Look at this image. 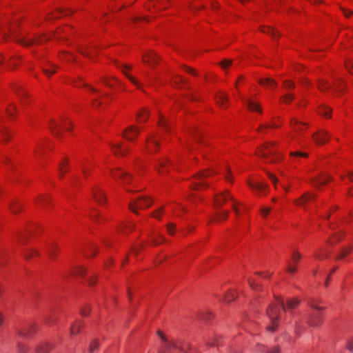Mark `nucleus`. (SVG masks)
Wrapping results in <instances>:
<instances>
[{
    "instance_id": "obj_1",
    "label": "nucleus",
    "mask_w": 353,
    "mask_h": 353,
    "mask_svg": "<svg viewBox=\"0 0 353 353\" xmlns=\"http://www.w3.org/2000/svg\"><path fill=\"white\" fill-rule=\"evenodd\" d=\"M300 300L296 298L287 300L286 306L283 300L276 297V301L270 304L266 311L267 315L270 320V325L266 326V330L270 332H274L279 325L281 319V311L286 310L290 312L296 310L299 305Z\"/></svg>"
},
{
    "instance_id": "obj_2",
    "label": "nucleus",
    "mask_w": 353,
    "mask_h": 353,
    "mask_svg": "<svg viewBox=\"0 0 353 353\" xmlns=\"http://www.w3.org/2000/svg\"><path fill=\"white\" fill-rule=\"evenodd\" d=\"M18 21L14 23H7L6 24L0 23V36L2 39L8 41L11 36L17 42L24 46H30L36 44H41L51 38L50 35L40 34L34 37H20L18 32Z\"/></svg>"
},
{
    "instance_id": "obj_3",
    "label": "nucleus",
    "mask_w": 353,
    "mask_h": 353,
    "mask_svg": "<svg viewBox=\"0 0 353 353\" xmlns=\"http://www.w3.org/2000/svg\"><path fill=\"white\" fill-rule=\"evenodd\" d=\"M157 334L161 339V345L158 353L186 352L188 350V345L183 343L181 340L168 339L161 331H158Z\"/></svg>"
},
{
    "instance_id": "obj_4",
    "label": "nucleus",
    "mask_w": 353,
    "mask_h": 353,
    "mask_svg": "<svg viewBox=\"0 0 353 353\" xmlns=\"http://www.w3.org/2000/svg\"><path fill=\"white\" fill-rule=\"evenodd\" d=\"M276 151V147L274 143L267 142L256 150V154L268 163H275L281 159Z\"/></svg>"
},
{
    "instance_id": "obj_5",
    "label": "nucleus",
    "mask_w": 353,
    "mask_h": 353,
    "mask_svg": "<svg viewBox=\"0 0 353 353\" xmlns=\"http://www.w3.org/2000/svg\"><path fill=\"white\" fill-rule=\"evenodd\" d=\"M317 88L321 92H326L331 89V84L326 80L319 79ZM346 88V84L340 77H333L332 91L336 94H343Z\"/></svg>"
},
{
    "instance_id": "obj_6",
    "label": "nucleus",
    "mask_w": 353,
    "mask_h": 353,
    "mask_svg": "<svg viewBox=\"0 0 353 353\" xmlns=\"http://www.w3.org/2000/svg\"><path fill=\"white\" fill-rule=\"evenodd\" d=\"M290 124L292 128V132L289 135L290 139L295 143L301 144L305 139L307 124L299 121L296 118H292Z\"/></svg>"
},
{
    "instance_id": "obj_7",
    "label": "nucleus",
    "mask_w": 353,
    "mask_h": 353,
    "mask_svg": "<svg viewBox=\"0 0 353 353\" xmlns=\"http://www.w3.org/2000/svg\"><path fill=\"white\" fill-rule=\"evenodd\" d=\"M215 172L212 170H205L195 175L189 183V186L194 190H203L208 186V179Z\"/></svg>"
},
{
    "instance_id": "obj_8",
    "label": "nucleus",
    "mask_w": 353,
    "mask_h": 353,
    "mask_svg": "<svg viewBox=\"0 0 353 353\" xmlns=\"http://www.w3.org/2000/svg\"><path fill=\"white\" fill-rule=\"evenodd\" d=\"M75 86H84L88 89L92 95V105L93 107L99 108L102 104L109 101L110 99L108 95L101 94L98 90L86 84L83 80L80 79L75 83Z\"/></svg>"
},
{
    "instance_id": "obj_9",
    "label": "nucleus",
    "mask_w": 353,
    "mask_h": 353,
    "mask_svg": "<svg viewBox=\"0 0 353 353\" xmlns=\"http://www.w3.org/2000/svg\"><path fill=\"white\" fill-rule=\"evenodd\" d=\"M50 128L56 137L62 138L63 130L69 131L71 128V123L66 117L63 116L59 121L52 119L50 123Z\"/></svg>"
},
{
    "instance_id": "obj_10",
    "label": "nucleus",
    "mask_w": 353,
    "mask_h": 353,
    "mask_svg": "<svg viewBox=\"0 0 353 353\" xmlns=\"http://www.w3.org/2000/svg\"><path fill=\"white\" fill-rule=\"evenodd\" d=\"M231 201V206L236 214H239V209L238 205H240L236 200H235L228 191H225L220 194H216L214 199V205L216 209L221 207L226 201Z\"/></svg>"
},
{
    "instance_id": "obj_11",
    "label": "nucleus",
    "mask_w": 353,
    "mask_h": 353,
    "mask_svg": "<svg viewBox=\"0 0 353 353\" xmlns=\"http://www.w3.org/2000/svg\"><path fill=\"white\" fill-rule=\"evenodd\" d=\"M152 203V200L145 196H140L131 201L129 203V208L132 212L138 214L137 210H144L149 208Z\"/></svg>"
},
{
    "instance_id": "obj_12",
    "label": "nucleus",
    "mask_w": 353,
    "mask_h": 353,
    "mask_svg": "<svg viewBox=\"0 0 353 353\" xmlns=\"http://www.w3.org/2000/svg\"><path fill=\"white\" fill-rule=\"evenodd\" d=\"M112 176L116 179L119 180L123 185L132 184L134 185V180L132 176L121 168H115L111 170Z\"/></svg>"
},
{
    "instance_id": "obj_13",
    "label": "nucleus",
    "mask_w": 353,
    "mask_h": 353,
    "mask_svg": "<svg viewBox=\"0 0 353 353\" xmlns=\"http://www.w3.org/2000/svg\"><path fill=\"white\" fill-rule=\"evenodd\" d=\"M194 143L188 142L187 148L189 150L194 151L196 148L201 147L205 145V142L203 140L202 133L196 128H194L190 132Z\"/></svg>"
},
{
    "instance_id": "obj_14",
    "label": "nucleus",
    "mask_w": 353,
    "mask_h": 353,
    "mask_svg": "<svg viewBox=\"0 0 353 353\" xmlns=\"http://www.w3.org/2000/svg\"><path fill=\"white\" fill-rule=\"evenodd\" d=\"M323 311H313L307 314L306 323L310 327H318L323 324Z\"/></svg>"
},
{
    "instance_id": "obj_15",
    "label": "nucleus",
    "mask_w": 353,
    "mask_h": 353,
    "mask_svg": "<svg viewBox=\"0 0 353 353\" xmlns=\"http://www.w3.org/2000/svg\"><path fill=\"white\" fill-rule=\"evenodd\" d=\"M161 135L155 133L151 134L146 139L145 147L147 150L150 152H154L159 148Z\"/></svg>"
},
{
    "instance_id": "obj_16",
    "label": "nucleus",
    "mask_w": 353,
    "mask_h": 353,
    "mask_svg": "<svg viewBox=\"0 0 353 353\" xmlns=\"http://www.w3.org/2000/svg\"><path fill=\"white\" fill-rule=\"evenodd\" d=\"M331 180V177L327 174L322 173L316 177L310 179V183L316 188H320L326 185Z\"/></svg>"
},
{
    "instance_id": "obj_17",
    "label": "nucleus",
    "mask_w": 353,
    "mask_h": 353,
    "mask_svg": "<svg viewBox=\"0 0 353 353\" xmlns=\"http://www.w3.org/2000/svg\"><path fill=\"white\" fill-rule=\"evenodd\" d=\"M110 146L112 152L117 157H123L126 155L129 151L128 145L124 143H110Z\"/></svg>"
},
{
    "instance_id": "obj_18",
    "label": "nucleus",
    "mask_w": 353,
    "mask_h": 353,
    "mask_svg": "<svg viewBox=\"0 0 353 353\" xmlns=\"http://www.w3.org/2000/svg\"><path fill=\"white\" fill-rule=\"evenodd\" d=\"M12 88L15 94L19 98L22 105H25L29 103L30 99L28 94L21 85L15 83Z\"/></svg>"
},
{
    "instance_id": "obj_19",
    "label": "nucleus",
    "mask_w": 353,
    "mask_h": 353,
    "mask_svg": "<svg viewBox=\"0 0 353 353\" xmlns=\"http://www.w3.org/2000/svg\"><path fill=\"white\" fill-rule=\"evenodd\" d=\"M249 188L257 195H265L268 192V186L260 182L248 181Z\"/></svg>"
},
{
    "instance_id": "obj_20",
    "label": "nucleus",
    "mask_w": 353,
    "mask_h": 353,
    "mask_svg": "<svg viewBox=\"0 0 353 353\" xmlns=\"http://www.w3.org/2000/svg\"><path fill=\"white\" fill-rule=\"evenodd\" d=\"M37 326L34 323H27L18 330L19 335L24 337H31L37 331Z\"/></svg>"
},
{
    "instance_id": "obj_21",
    "label": "nucleus",
    "mask_w": 353,
    "mask_h": 353,
    "mask_svg": "<svg viewBox=\"0 0 353 353\" xmlns=\"http://www.w3.org/2000/svg\"><path fill=\"white\" fill-rule=\"evenodd\" d=\"M117 67L119 68H120L121 70V71L123 72V73L125 75V77L138 88V89H140L141 90L142 89V84L134 77L130 75L128 73V71L130 70L131 69V66L130 65H126V64H123V63H120L119 65H117Z\"/></svg>"
},
{
    "instance_id": "obj_22",
    "label": "nucleus",
    "mask_w": 353,
    "mask_h": 353,
    "mask_svg": "<svg viewBox=\"0 0 353 353\" xmlns=\"http://www.w3.org/2000/svg\"><path fill=\"white\" fill-rule=\"evenodd\" d=\"M139 132L140 130L138 127L135 125H130L124 130L123 136L124 139L128 141H133L138 137Z\"/></svg>"
},
{
    "instance_id": "obj_23",
    "label": "nucleus",
    "mask_w": 353,
    "mask_h": 353,
    "mask_svg": "<svg viewBox=\"0 0 353 353\" xmlns=\"http://www.w3.org/2000/svg\"><path fill=\"white\" fill-rule=\"evenodd\" d=\"M92 195L93 199L99 204H103L105 203L106 197L103 191L99 185H94L92 190Z\"/></svg>"
},
{
    "instance_id": "obj_24",
    "label": "nucleus",
    "mask_w": 353,
    "mask_h": 353,
    "mask_svg": "<svg viewBox=\"0 0 353 353\" xmlns=\"http://www.w3.org/2000/svg\"><path fill=\"white\" fill-rule=\"evenodd\" d=\"M79 52L83 55L90 59H92L94 56H96L98 53V49L93 46H81L79 47Z\"/></svg>"
},
{
    "instance_id": "obj_25",
    "label": "nucleus",
    "mask_w": 353,
    "mask_h": 353,
    "mask_svg": "<svg viewBox=\"0 0 353 353\" xmlns=\"http://www.w3.org/2000/svg\"><path fill=\"white\" fill-rule=\"evenodd\" d=\"M72 31V28L66 26L57 28V30L52 34V36L57 39L62 40L67 39Z\"/></svg>"
},
{
    "instance_id": "obj_26",
    "label": "nucleus",
    "mask_w": 353,
    "mask_h": 353,
    "mask_svg": "<svg viewBox=\"0 0 353 353\" xmlns=\"http://www.w3.org/2000/svg\"><path fill=\"white\" fill-rule=\"evenodd\" d=\"M172 164L170 163L169 160L165 158H162L158 160L157 163L155 165V168L157 170L160 174H164L167 172H169V169L172 167Z\"/></svg>"
},
{
    "instance_id": "obj_27",
    "label": "nucleus",
    "mask_w": 353,
    "mask_h": 353,
    "mask_svg": "<svg viewBox=\"0 0 353 353\" xmlns=\"http://www.w3.org/2000/svg\"><path fill=\"white\" fill-rule=\"evenodd\" d=\"M312 138L313 141L319 145L324 144L329 140L327 132L323 130H319L316 133L312 135Z\"/></svg>"
},
{
    "instance_id": "obj_28",
    "label": "nucleus",
    "mask_w": 353,
    "mask_h": 353,
    "mask_svg": "<svg viewBox=\"0 0 353 353\" xmlns=\"http://www.w3.org/2000/svg\"><path fill=\"white\" fill-rule=\"evenodd\" d=\"M73 13V10L71 9H57L52 12H50L48 14L46 19L52 20L54 19H57L59 17H61L63 16H68L72 14Z\"/></svg>"
},
{
    "instance_id": "obj_29",
    "label": "nucleus",
    "mask_w": 353,
    "mask_h": 353,
    "mask_svg": "<svg viewBox=\"0 0 353 353\" xmlns=\"http://www.w3.org/2000/svg\"><path fill=\"white\" fill-rule=\"evenodd\" d=\"M158 56L152 51L147 52L143 55V61L150 66H154L159 62Z\"/></svg>"
},
{
    "instance_id": "obj_30",
    "label": "nucleus",
    "mask_w": 353,
    "mask_h": 353,
    "mask_svg": "<svg viewBox=\"0 0 353 353\" xmlns=\"http://www.w3.org/2000/svg\"><path fill=\"white\" fill-rule=\"evenodd\" d=\"M59 248L54 241H48L45 247V252L48 254L50 259H54L57 256Z\"/></svg>"
},
{
    "instance_id": "obj_31",
    "label": "nucleus",
    "mask_w": 353,
    "mask_h": 353,
    "mask_svg": "<svg viewBox=\"0 0 353 353\" xmlns=\"http://www.w3.org/2000/svg\"><path fill=\"white\" fill-rule=\"evenodd\" d=\"M316 196L311 192H305L301 198L296 200L295 203L299 206H305L306 203L314 201Z\"/></svg>"
},
{
    "instance_id": "obj_32",
    "label": "nucleus",
    "mask_w": 353,
    "mask_h": 353,
    "mask_svg": "<svg viewBox=\"0 0 353 353\" xmlns=\"http://www.w3.org/2000/svg\"><path fill=\"white\" fill-rule=\"evenodd\" d=\"M39 228V226L37 223H29L26 227V231L20 234H19V241L20 243H23V241H25L28 236L32 233L35 230H37Z\"/></svg>"
},
{
    "instance_id": "obj_33",
    "label": "nucleus",
    "mask_w": 353,
    "mask_h": 353,
    "mask_svg": "<svg viewBox=\"0 0 353 353\" xmlns=\"http://www.w3.org/2000/svg\"><path fill=\"white\" fill-rule=\"evenodd\" d=\"M353 250V246L348 245L346 247H343L340 249L338 254L335 256V260L336 261H343L345 260L348 255L350 254V253Z\"/></svg>"
},
{
    "instance_id": "obj_34",
    "label": "nucleus",
    "mask_w": 353,
    "mask_h": 353,
    "mask_svg": "<svg viewBox=\"0 0 353 353\" xmlns=\"http://www.w3.org/2000/svg\"><path fill=\"white\" fill-rule=\"evenodd\" d=\"M215 101L217 105L223 109L229 106L228 96L223 92H219L215 97Z\"/></svg>"
},
{
    "instance_id": "obj_35",
    "label": "nucleus",
    "mask_w": 353,
    "mask_h": 353,
    "mask_svg": "<svg viewBox=\"0 0 353 353\" xmlns=\"http://www.w3.org/2000/svg\"><path fill=\"white\" fill-rule=\"evenodd\" d=\"M169 3H170L166 1H158L157 2L152 1L149 2L146 6L149 10H151V8L152 7L155 10H161L166 9Z\"/></svg>"
},
{
    "instance_id": "obj_36",
    "label": "nucleus",
    "mask_w": 353,
    "mask_h": 353,
    "mask_svg": "<svg viewBox=\"0 0 353 353\" xmlns=\"http://www.w3.org/2000/svg\"><path fill=\"white\" fill-rule=\"evenodd\" d=\"M206 345L210 347L221 346L223 345V339L221 336L215 334L208 339Z\"/></svg>"
},
{
    "instance_id": "obj_37",
    "label": "nucleus",
    "mask_w": 353,
    "mask_h": 353,
    "mask_svg": "<svg viewBox=\"0 0 353 353\" xmlns=\"http://www.w3.org/2000/svg\"><path fill=\"white\" fill-rule=\"evenodd\" d=\"M290 156L292 159V161L294 163H301L302 159H306L308 157V153L301 151L291 152Z\"/></svg>"
},
{
    "instance_id": "obj_38",
    "label": "nucleus",
    "mask_w": 353,
    "mask_h": 353,
    "mask_svg": "<svg viewBox=\"0 0 353 353\" xmlns=\"http://www.w3.org/2000/svg\"><path fill=\"white\" fill-rule=\"evenodd\" d=\"M158 123L161 131L171 133V125L163 116L160 117Z\"/></svg>"
},
{
    "instance_id": "obj_39",
    "label": "nucleus",
    "mask_w": 353,
    "mask_h": 353,
    "mask_svg": "<svg viewBox=\"0 0 353 353\" xmlns=\"http://www.w3.org/2000/svg\"><path fill=\"white\" fill-rule=\"evenodd\" d=\"M243 102L250 110L258 112L259 113L262 112V108L258 103L254 102L249 99H245Z\"/></svg>"
},
{
    "instance_id": "obj_40",
    "label": "nucleus",
    "mask_w": 353,
    "mask_h": 353,
    "mask_svg": "<svg viewBox=\"0 0 353 353\" xmlns=\"http://www.w3.org/2000/svg\"><path fill=\"white\" fill-rule=\"evenodd\" d=\"M322 301L319 299H311L308 301V305L314 311H323L325 307L321 305Z\"/></svg>"
},
{
    "instance_id": "obj_41",
    "label": "nucleus",
    "mask_w": 353,
    "mask_h": 353,
    "mask_svg": "<svg viewBox=\"0 0 353 353\" xmlns=\"http://www.w3.org/2000/svg\"><path fill=\"white\" fill-rule=\"evenodd\" d=\"M280 126V124H277L274 120L271 121L270 123H267L264 124L260 125L257 128V132L261 133V132H265V130L270 129V128H277Z\"/></svg>"
},
{
    "instance_id": "obj_42",
    "label": "nucleus",
    "mask_w": 353,
    "mask_h": 353,
    "mask_svg": "<svg viewBox=\"0 0 353 353\" xmlns=\"http://www.w3.org/2000/svg\"><path fill=\"white\" fill-rule=\"evenodd\" d=\"M101 83L109 88H113L119 84V81L114 77H102L101 79Z\"/></svg>"
},
{
    "instance_id": "obj_43",
    "label": "nucleus",
    "mask_w": 353,
    "mask_h": 353,
    "mask_svg": "<svg viewBox=\"0 0 353 353\" xmlns=\"http://www.w3.org/2000/svg\"><path fill=\"white\" fill-rule=\"evenodd\" d=\"M248 283H249L250 288L254 291L259 292V291L262 290V289H263L261 281L258 278L257 279L250 278L248 280Z\"/></svg>"
},
{
    "instance_id": "obj_44",
    "label": "nucleus",
    "mask_w": 353,
    "mask_h": 353,
    "mask_svg": "<svg viewBox=\"0 0 353 353\" xmlns=\"http://www.w3.org/2000/svg\"><path fill=\"white\" fill-rule=\"evenodd\" d=\"M329 254L330 253L326 248H321L314 254V256L316 259L322 261L328 258Z\"/></svg>"
},
{
    "instance_id": "obj_45",
    "label": "nucleus",
    "mask_w": 353,
    "mask_h": 353,
    "mask_svg": "<svg viewBox=\"0 0 353 353\" xmlns=\"http://www.w3.org/2000/svg\"><path fill=\"white\" fill-rule=\"evenodd\" d=\"M172 83L176 88H182L186 85V81L179 75H175L172 77Z\"/></svg>"
},
{
    "instance_id": "obj_46",
    "label": "nucleus",
    "mask_w": 353,
    "mask_h": 353,
    "mask_svg": "<svg viewBox=\"0 0 353 353\" xmlns=\"http://www.w3.org/2000/svg\"><path fill=\"white\" fill-rule=\"evenodd\" d=\"M37 205L41 207H47L51 203V199L46 194L41 195L36 201Z\"/></svg>"
},
{
    "instance_id": "obj_47",
    "label": "nucleus",
    "mask_w": 353,
    "mask_h": 353,
    "mask_svg": "<svg viewBox=\"0 0 353 353\" xmlns=\"http://www.w3.org/2000/svg\"><path fill=\"white\" fill-rule=\"evenodd\" d=\"M257 350L259 351L265 352V353H280L281 349L279 346H276L272 347V349L268 348L266 346L263 345H258Z\"/></svg>"
},
{
    "instance_id": "obj_48",
    "label": "nucleus",
    "mask_w": 353,
    "mask_h": 353,
    "mask_svg": "<svg viewBox=\"0 0 353 353\" xmlns=\"http://www.w3.org/2000/svg\"><path fill=\"white\" fill-rule=\"evenodd\" d=\"M260 30L263 33L270 34L274 39L278 38L279 37V32L270 26H261Z\"/></svg>"
},
{
    "instance_id": "obj_49",
    "label": "nucleus",
    "mask_w": 353,
    "mask_h": 353,
    "mask_svg": "<svg viewBox=\"0 0 353 353\" xmlns=\"http://www.w3.org/2000/svg\"><path fill=\"white\" fill-rule=\"evenodd\" d=\"M259 83L269 88H274L276 86V82L270 78H263L259 80Z\"/></svg>"
},
{
    "instance_id": "obj_50",
    "label": "nucleus",
    "mask_w": 353,
    "mask_h": 353,
    "mask_svg": "<svg viewBox=\"0 0 353 353\" xmlns=\"http://www.w3.org/2000/svg\"><path fill=\"white\" fill-rule=\"evenodd\" d=\"M97 247L92 243H90L86 246L84 250L85 255L87 257H92L97 254Z\"/></svg>"
},
{
    "instance_id": "obj_51",
    "label": "nucleus",
    "mask_w": 353,
    "mask_h": 353,
    "mask_svg": "<svg viewBox=\"0 0 353 353\" xmlns=\"http://www.w3.org/2000/svg\"><path fill=\"white\" fill-rule=\"evenodd\" d=\"M332 110L325 105H321L318 109V113L322 117L330 119L331 117Z\"/></svg>"
},
{
    "instance_id": "obj_52",
    "label": "nucleus",
    "mask_w": 353,
    "mask_h": 353,
    "mask_svg": "<svg viewBox=\"0 0 353 353\" xmlns=\"http://www.w3.org/2000/svg\"><path fill=\"white\" fill-rule=\"evenodd\" d=\"M52 349V346L48 343L40 344L36 349L37 353H49Z\"/></svg>"
},
{
    "instance_id": "obj_53",
    "label": "nucleus",
    "mask_w": 353,
    "mask_h": 353,
    "mask_svg": "<svg viewBox=\"0 0 353 353\" xmlns=\"http://www.w3.org/2000/svg\"><path fill=\"white\" fill-rule=\"evenodd\" d=\"M237 296V293L232 290H228L227 293L225 294L224 298L223 299V302L226 303H229L234 301Z\"/></svg>"
},
{
    "instance_id": "obj_54",
    "label": "nucleus",
    "mask_w": 353,
    "mask_h": 353,
    "mask_svg": "<svg viewBox=\"0 0 353 353\" xmlns=\"http://www.w3.org/2000/svg\"><path fill=\"white\" fill-rule=\"evenodd\" d=\"M83 327L82 322L81 321H77L70 327V334L76 335L81 332V329Z\"/></svg>"
},
{
    "instance_id": "obj_55",
    "label": "nucleus",
    "mask_w": 353,
    "mask_h": 353,
    "mask_svg": "<svg viewBox=\"0 0 353 353\" xmlns=\"http://www.w3.org/2000/svg\"><path fill=\"white\" fill-rule=\"evenodd\" d=\"M216 210H218V208ZM228 214L229 212L227 210H217L215 214V218L214 219H212V221L226 220L228 216Z\"/></svg>"
},
{
    "instance_id": "obj_56",
    "label": "nucleus",
    "mask_w": 353,
    "mask_h": 353,
    "mask_svg": "<svg viewBox=\"0 0 353 353\" xmlns=\"http://www.w3.org/2000/svg\"><path fill=\"white\" fill-rule=\"evenodd\" d=\"M48 144L44 141H42L37 144L34 152L36 156L41 155L42 152L46 150V148H48Z\"/></svg>"
},
{
    "instance_id": "obj_57",
    "label": "nucleus",
    "mask_w": 353,
    "mask_h": 353,
    "mask_svg": "<svg viewBox=\"0 0 353 353\" xmlns=\"http://www.w3.org/2000/svg\"><path fill=\"white\" fill-rule=\"evenodd\" d=\"M343 234L341 232L334 234L328 241V244L332 245L341 241Z\"/></svg>"
},
{
    "instance_id": "obj_58",
    "label": "nucleus",
    "mask_w": 353,
    "mask_h": 353,
    "mask_svg": "<svg viewBox=\"0 0 353 353\" xmlns=\"http://www.w3.org/2000/svg\"><path fill=\"white\" fill-rule=\"evenodd\" d=\"M59 58L61 59H63L65 61H75V57L74 56L69 52H62L59 54Z\"/></svg>"
},
{
    "instance_id": "obj_59",
    "label": "nucleus",
    "mask_w": 353,
    "mask_h": 353,
    "mask_svg": "<svg viewBox=\"0 0 353 353\" xmlns=\"http://www.w3.org/2000/svg\"><path fill=\"white\" fill-rule=\"evenodd\" d=\"M149 117L148 112L146 110H141L137 114V120L139 122H145Z\"/></svg>"
},
{
    "instance_id": "obj_60",
    "label": "nucleus",
    "mask_w": 353,
    "mask_h": 353,
    "mask_svg": "<svg viewBox=\"0 0 353 353\" xmlns=\"http://www.w3.org/2000/svg\"><path fill=\"white\" fill-rule=\"evenodd\" d=\"M1 136L2 141L4 143H7L9 141L10 137L11 136L10 130L6 127L2 128L1 129Z\"/></svg>"
},
{
    "instance_id": "obj_61",
    "label": "nucleus",
    "mask_w": 353,
    "mask_h": 353,
    "mask_svg": "<svg viewBox=\"0 0 353 353\" xmlns=\"http://www.w3.org/2000/svg\"><path fill=\"white\" fill-rule=\"evenodd\" d=\"M222 174H223L227 181L232 183V180L230 177V168L228 166V165H223V168L222 169Z\"/></svg>"
},
{
    "instance_id": "obj_62",
    "label": "nucleus",
    "mask_w": 353,
    "mask_h": 353,
    "mask_svg": "<svg viewBox=\"0 0 353 353\" xmlns=\"http://www.w3.org/2000/svg\"><path fill=\"white\" fill-rule=\"evenodd\" d=\"M49 65H50L49 68L43 67V72L48 77H50L51 75H52L56 72V70H55L56 66L54 64L49 63Z\"/></svg>"
},
{
    "instance_id": "obj_63",
    "label": "nucleus",
    "mask_w": 353,
    "mask_h": 353,
    "mask_svg": "<svg viewBox=\"0 0 353 353\" xmlns=\"http://www.w3.org/2000/svg\"><path fill=\"white\" fill-rule=\"evenodd\" d=\"M72 274L75 276H84L86 274V270L82 266H78L72 271Z\"/></svg>"
},
{
    "instance_id": "obj_64",
    "label": "nucleus",
    "mask_w": 353,
    "mask_h": 353,
    "mask_svg": "<svg viewBox=\"0 0 353 353\" xmlns=\"http://www.w3.org/2000/svg\"><path fill=\"white\" fill-rule=\"evenodd\" d=\"M90 218L93 221L101 222L103 220V218L100 214L95 210H93L90 213Z\"/></svg>"
}]
</instances>
